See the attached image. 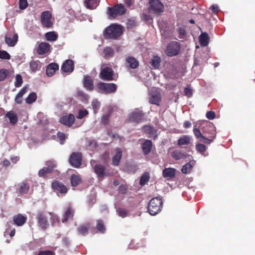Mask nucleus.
Listing matches in <instances>:
<instances>
[{"instance_id":"nucleus-1","label":"nucleus","mask_w":255,"mask_h":255,"mask_svg":"<svg viewBox=\"0 0 255 255\" xmlns=\"http://www.w3.org/2000/svg\"><path fill=\"white\" fill-rule=\"evenodd\" d=\"M203 134L205 135L204 140L200 139L201 142L204 143L210 144L213 142L216 136V128L214 125L211 123H208L203 127Z\"/></svg>"},{"instance_id":"nucleus-2","label":"nucleus","mask_w":255,"mask_h":255,"mask_svg":"<svg viewBox=\"0 0 255 255\" xmlns=\"http://www.w3.org/2000/svg\"><path fill=\"white\" fill-rule=\"evenodd\" d=\"M163 201L160 197H154L149 202L147 209L149 213L154 216L159 213L162 210Z\"/></svg>"},{"instance_id":"nucleus-3","label":"nucleus","mask_w":255,"mask_h":255,"mask_svg":"<svg viewBox=\"0 0 255 255\" xmlns=\"http://www.w3.org/2000/svg\"><path fill=\"white\" fill-rule=\"evenodd\" d=\"M123 33V28L120 25L112 24L107 27L104 32L106 39H117Z\"/></svg>"},{"instance_id":"nucleus-4","label":"nucleus","mask_w":255,"mask_h":255,"mask_svg":"<svg viewBox=\"0 0 255 255\" xmlns=\"http://www.w3.org/2000/svg\"><path fill=\"white\" fill-rule=\"evenodd\" d=\"M96 87L98 92L105 94L115 93L117 90V86L114 83L99 82Z\"/></svg>"},{"instance_id":"nucleus-5","label":"nucleus","mask_w":255,"mask_h":255,"mask_svg":"<svg viewBox=\"0 0 255 255\" xmlns=\"http://www.w3.org/2000/svg\"><path fill=\"white\" fill-rule=\"evenodd\" d=\"M148 10L153 13L160 15L164 11V6L159 0H149Z\"/></svg>"},{"instance_id":"nucleus-6","label":"nucleus","mask_w":255,"mask_h":255,"mask_svg":"<svg viewBox=\"0 0 255 255\" xmlns=\"http://www.w3.org/2000/svg\"><path fill=\"white\" fill-rule=\"evenodd\" d=\"M126 8L122 3H117L113 7H108V14L113 17H116L117 16L122 15L126 13Z\"/></svg>"},{"instance_id":"nucleus-7","label":"nucleus","mask_w":255,"mask_h":255,"mask_svg":"<svg viewBox=\"0 0 255 255\" xmlns=\"http://www.w3.org/2000/svg\"><path fill=\"white\" fill-rule=\"evenodd\" d=\"M180 51V44L177 41H171L167 45L165 53L167 56L172 57L178 55Z\"/></svg>"},{"instance_id":"nucleus-8","label":"nucleus","mask_w":255,"mask_h":255,"mask_svg":"<svg viewBox=\"0 0 255 255\" xmlns=\"http://www.w3.org/2000/svg\"><path fill=\"white\" fill-rule=\"evenodd\" d=\"M82 154L79 152H73L69 158V161L71 166L79 168L82 164Z\"/></svg>"},{"instance_id":"nucleus-9","label":"nucleus","mask_w":255,"mask_h":255,"mask_svg":"<svg viewBox=\"0 0 255 255\" xmlns=\"http://www.w3.org/2000/svg\"><path fill=\"white\" fill-rule=\"evenodd\" d=\"M114 70L110 67H106L102 68L100 73V77L103 80L112 81L114 80Z\"/></svg>"},{"instance_id":"nucleus-10","label":"nucleus","mask_w":255,"mask_h":255,"mask_svg":"<svg viewBox=\"0 0 255 255\" xmlns=\"http://www.w3.org/2000/svg\"><path fill=\"white\" fill-rule=\"evenodd\" d=\"M52 14L49 11H44L41 14V22L44 27L50 28L52 27L53 23L51 19Z\"/></svg>"},{"instance_id":"nucleus-11","label":"nucleus","mask_w":255,"mask_h":255,"mask_svg":"<svg viewBox=\"0 0 255 255\" xmlns=\"http://www.w3.org/2000/svg\"><path fill=\"white\" fill-rule=\"evenodd\" d=\"M36 219L37 220L38 226L40 227L42 230H45L47 229L49 226V222L46 216L43 212H38Z\"/></svg>"},{"instance_id":"nucleus-12","label":"nucleus","mask_w":255,"mask_h":255,"mask_svg":"<svg viewBox=\"0 0 255 255\" xmlns=\"http://www.w3.org/2000/svg\"><path fill=\"white\" fill-rule=\"evenodd\" d=\"M94 171L99 178H103L105 176H110L113 175V173L108 172L104 165L102 164H97L94 168Z\"/></svg>"},{"instance_id":"nucleus-13","label":"nucleus","mask_w":255,"mask_h":255,"mask_svg":"<svg viewBox=\"0 0 255 255\" xmlns=\"http://www.w3.org/2000/svg\"><path fill=\"white\" fill-rule=\"evenodd\" d=\"M149 95V103L159 106L162 98L161 93L157 90H155L151 91Z\"/></svg>"},{"instance_id":"nucleus-14","label":"nucleus","mask_w":255,"mask_h":255,"mask_svg":"<svg viewBox=\"0 0 255 255\" xmlns=\"http://www.w3.org/2000/svg\"><path fill=\"white\" fill-rule=\"evenodd\" d=\"M143 113L142 111H134L131 113L128 117V122L139 123L142 122Z\"/></svg>"},{"instance_id":"nucleus-15","label":"nucleus","mask_w":255,"mask_h":255,"mask_svg":"<svg viewBox=\"0 0 255 255\" xmlns=\"http://www.w3.org/2000/svg\"><path fill=\"white\" fill-rule=\"evenodd\" d=\"M74 69V62L71 59L65 61L61 66V70L65 73H72Z\"/></svg>"},{"instance_id":"nucleus-16","label":"nucleus","mask_w":255,"mask_h":255,"mask_svg":"<svg viewBox=\"0 0 255 255\" xmlns=\"http://www.w3.org/2000/svg\"><path fill=\"white\" fill-rule=\"evenodd\" d=\"M75 117L73 114H70L68 115L63 116L60 119V122L68 127H71L75 122Z\"/></svg>"},{"instance_id":"nucleus-17","label":"nucleus","mask_w":255,"mask_h":255,"mask_svg":"<svg viewBox=\"0 0 255 255\" xmlns=\"http://www.w3.org/2000/svg\"><path fill=\"white\" fill-rule=\"evenodd\" d=\"M52 187L55 190L62 194H66L68 189L62 183L58 181H54L52 183Z\"/></svg>"},{"instance_id":"nucleus-18","label":"nucleus","mask_w":255,"mask_h":255,"mask_svg":"<svg viewBox=\"0 0 255 255\" xmlns=\"http://www.w3.org/2000/svg\"><path fill=\"white\" fill-rule=\"evenodd\" d=\"M27 217L21 214H18L13 217L14 224L17 226L23 225L26 222Z\"/></svg>"},{"instance_id":"nucleus-19","label":"nucleus","mask_w":255,"mask_h":255,"mask_svg":"<svg viewBox=\"0 0 255 255\" xmlns=\"http://www.w3.org/2000/svg\"><path fill=\"white\" fill-rule=\"evenodd\" d=\"M50 49V45L46 42L40 43L37 48V52L40 55H43L47 53Z\"/></svg>"},{"instance_id":"nucleus-20","label":"nucleus","mask_w":255,"mask_h":255,"mask_svg":"<svg viewBox=\"0 0 255 255\" xmlns=\"http://www.w3.org/2000/svg\"><path fill=\"white\" fill-rule=\"evenodd\" d=\"M144 131L148 134V137L152 138L154 139L157 137V131L153 127L144 126L143 127Z\"/></svg>"},{"instance_id":"nucleus-21","label":"nucleus","mask_w":255,"mask_h":255,"mask_svg":"<svg viewBox=\"0 0 255 255\" xmlns=\"http://www.w3.org/2000/svg\"><path fill=\"white\" fill-rule=\"evenodd\" d=\"M74 210L71 207H67L66 211L64 213L63 216L64 218L62 220V222L65 223L68 222L69 220H72L74 215Z\"/></svg>"},{"instance_id":"nucleus-22","label":"nucleus","mask_w":255,"mask_h":255,"mask_svg":"<svg viewBox=\"0 0 255 255\" xmlns=\"http://www.w3.org/2000/svg\"><path fill=\"white\" fill-rule=\"evenodd\" d=\"M152 142L149 139H145L142 144V149L145 155L148 154L152 149Z\"/></svg>"},{"instance_id":"nucleus-23","label":"nucleus","mask_w":255,"mask_h":255,"mask_svg":"<svg viewBox=\"0 0 255 255\" xmlns=\"http://www.w3.org/2000/svg\"><path fill=\"white\" fill-rule=\"evenodd\" d=\"M59 69V65L55 63L49 64L46 68V74L48 76H53L55 72Z\"/></svg>"},{"instance_id":"nucleus-24","label":"nucleus","mask_w":255,"mask_h":255,"mask_svg":"<svg viewBox=\"0 0 255 255\" xmlns=\"http://www.w3.org/2000/svg\"><path fill=\"white\" fill-rule=\"evenodd\" d=\"M91 226L90 223H86L80 225L77 228L78 233L82 236H86L88 234L89 229Z\"/></svg>"},{"instance_id":"nucleus-25","label":"nucleus","mask_w":255,"mask_h":255,"mask_svg":"<svg viewBox=\"0 0 255 255\" xmlns=\"http://www.w3.org/2000/svg\"><path fill=\"white\" fill-rule=\"evenodd\" d=\"M126 61L131 69H136L139 66L138 61L133 57H127L126 59Z\"/></svg>"},{"instance_id":"nucleus-26","label":"nucleus","mask_w":255,"mask_h":255,"mask_svg":"<svg viewBox=\"0 0 255 255\" xmlns=\"http://www.w3.org/2000/svg\"><path fill=\"white\" fill-rule=\"evenodd\" d=\"M115 150L116 153L112 158V163L114 166H118L119 165L120 161L122 158V152L120 148H116Z\"/></svg>"},{"instance_id":"nucleus-27","label":"nucleus","mask_w":255,"mask_h":255,"mask_svg":"<svg viewBox=\"0 0 255 255\" xmlns=\"http://www.w3.org/2000/svg\"><path fill=\"white\" fill-rule=\"evenodd\" d=\"M176 169L172 168H165L162 171V175L164 178H172L175 176Z\"/></svg>"},{"instance_id":"nucleus-28","label":"nucleus","mask_w":255,"mask_h":255,"mask_svg":"<svg viewBox=\"0 0 255 255\" xmlns=\"http://www.w3.org/2000/svg\"><path fill=\"white\" fill-rule=\"evenodd\" d=\"M83 84L84 87L88 90L92 91L94 89L93 81L91 77L87 75L84 77Z\"/></svg>"},{"instance_id":"nucleus-29","label":"nucleus","mask_w":255,"mask_h":255,"mask_svg":"<svg viewBox=\"0 0 255 255\" xmlns=\"http://www.w3.org/2000/svg\"><path fill=\"white\" fill-rule=\"evenodd\" d=\"M18 35L17 34H14L12 37L6 36L5 37V43L9 46H14L18 41Z\"/></svg>"},{"instance_id":"nucleus-30","label":"nucleus","mask_w":255,"mask_h":255,"mask_svg":"<svg viewBox=\"0 0 255 255\" xmlns=\"http://www.w3.org/2000/svg\"><path fill=\"white\" fill-rule=\"evenodd\" d=\"M199 41L202 46H206L209 42V37L207 33L203 32L199 36Z\"/></svg>"},{"instance_id":"nucleus-31","label":"nucleus","mask_w":255,"mask_h":255,"mask_svg":"<svg viewBox=\"0 0 255 255\" xmlns=\"http://www.w3.org/2000/svg\"><path fill=\"white\" fill-rule=\"evenodd\" d=\"M70 181L72 186L76 187L82 182V178L79 175L72 174Z\"/></svg>"},{"instance_id":"nucleus-32","label":"nucleus","mask_w":255,"mask_h":255,"mask_svg":"<svg viewBox=\"0 0 255 255\" xmlns=\"http://www.w3.org/2000/svg\"><path fill=\"white\" fill-rule=\"evenodd\" d=\"M114 50L110 47H106L103 50L104 57L106 59H110L114 56Z\"/></svg>"},{"instance_id":"nucleus-33","label":"nucleus","mask_w":255,"mask_h":255,"mask_svg":"<svg viewBox=\"0 0 255 255\" xmlns=\"http://www.w3.org/2000/svg\"><path fill=\"white\" fill-rule=\"evenodd\" d=\"M5 117L9 119L10 123L13 125H15L17 122V115L12 111L7 112Z\"/></svg>"},{"instance_id":"nucleus-34","label":"nucleus","mask_w":255,"mask_h":255,"mask_svg":"<svg viewBox=\"0 0 255 255\" xmlns=\"http://www.w3.org/2000/svg\"><path fill=\"white\" fill-rule=\"evenodd\" d=\"M96 229L98 230L99 232L102 234H104L105 233L106 228L105 226L104 222L103 220H97V225L96 226Z\"/></svg>"},{"instance_id":"nucleus-35","label":"nucleus","mask_w":255,"mask_h":255,"mask_svg":"<svg viewBox=\"0 0 255 255\" xmlns=\"http://www.w3.org/2000/svg\"><path fill=\"white\" fill-rule=\"evenodd\" d=\"M46 39L49 41H56L58 38V34L54 31L48 32L45 34Z\"/></svg>"},{"instance_id":"nucleus-36","label":"nucleus","mask_w":255,"mask_h":255,"mask_svg":"<svg viewBox=\"0 0 255 255\" xmlns=\"http://www.w3.org/2000/svg\"><path fill=\"white\" fill-rule=\"evenodd\" d=\"M171 156L175 160H179L186 157V154L180 151L174 150L171 152Z\"/></svg>"},{"instance_id":"nucleus-37","label":"nucleus","mask_w":255,"mask_h":255,"mask_svg":"<svg viewBox=\"0 0 255 255\" xmlns=\"http://www.w3.org/2000/svg\"><path fill=\"white\" fill-rule=\"evenodd\" d=\"M29 190V185L27 183L22 182L20 183L19 188V192L20 194H27Z\"/></svg>"},{"instance_id":"nucleus-38","label":"nucleus","mask_w":255,"mask_h":255,"mask_svg":"<svg viewBox=\"0 0 255 255\" xmlns=\"http://www.w3.org/2000/svg\"><path fill=\"white\" fill-rule=\"evenodd\" d=\"M190 142V138L187 135H183L178 140V145L179 146L188 144Z\"/></svg>"},{"instance_id":"nucleus-39","label":"nucleus","mask_w":255,"mask_h":255,"mask_svg":"<svg viewBox=\"0 0 255 255\" xmlns=\"http://www.w3.org/2000/svg\"><path fill=\"white\" fill-rule=\"evenodd\" d=\"M194 165V162L190 161L187 163L185 165H183L181 171L182 173L187 174L191 171Z\"/></svg>"},{"instance_id":"nucleus-40","label":"nucleus","mask_w":255,"mask_h":255,"mask_svg":"<svg viewBox=\"0 0 255 255\" xmlns=\"http://www.w3.org/2000/svg\"><path fill=\"white\" fill-rule=\"evenodd\" d=\"M160 57L158 56H154L153 58L151 60L150 64L154 69H158L160 66Z\"/></svg>"},{"instance_id":"nucleus-41","label":"nucleus","mask_w":255,"mask_h":255,"mask_svg":"<svg viewBox=\"0 0 255 255\" xmlns=\"http://www.w3.org/2000/svg\"><path fill=\"white\" fill-rule=\"evenodd\" d=\"M88 8L94 9L99 4V0H87L85 1Z\"/></svg>"},{"instance_id":"nucleus-42","label":"nucleus","mask_w":255,"mask_h":255,"mask_svg":"<svg viewBox=\"0 0 255 255\" xmlns=\"http://www.w3.org/2000/svg\"><path fill=\"white\" fill-rule=\"evenodd\" d=\"M37 99V95L35 92L30 93L25 99V102L28 104H31Z\"/></svg>"},{"instance_id":"nucleus-43","label":"nucleus","mask_w":255,"mask_h":255,"mask_svg":"<svg viewBox=\"0 0 255 255\" xmlns=\"http://www.w3.org/2000/svg\"><path fill=\"white\" fill-rule=\"evenodd\" d=\"M196 149L197 151L201 154L205 155L204 152L207 149L206 146L202 143H197L196 144Z\"/></svg>"},{"instance_id":"nucleus-44","label":"nucleus","mask_w":255,"mask_h":255,"mask_svg":"<svg viewBox=\"0 0 255 255\" xmlns=\"http://www.w3.org/2000/svg\"><path fill=\"white\" fill-rule=\"evenodd\" d=\"M193 131L195 137L199 139L200 141V139L204 140L205 136L202 134L199 128H194Z\"/></svg>"},{"instance_id":"nucleus-45","label":"nucleus","mask_w":255,"mask_h":255,"mask_svg":"<svg viewBox=\"0 0 255 255\" xmlns=\"http://www.w3.org/2000/svg\"><path fill=\"white\" fill-rule=\"evenodd\" d=\"M9 74V72L5 69H0V82L4 81Z\"/></svg>"},{"instance_id":"nucleus-46","label":"nucleus","mask_w":255,"mask_h":255,"mask_svg":"<svg viewBox=\"0 0 255 255\" xmlns=\"http://www.w3.org/2000/svg\"><path fill=\"white\" fill-rule=\"evenodd\" d=\"M149 179V173L147 172L144 173L140 179V184L141 185H144Z\"/></svg>"},{"instance_id":"nucleus-47","label":"nucleus","mask_w":255,"mask_h":255,"mask_svg":"<svg viewBox=\"0 0 255 255\" xmlns=\"http://www.w3.org/2000/svg\"><path fill=\"white\" fill-rule=\"evenodd\" d=\"M39 62L37 61H32L30 63V68L32 71L35 72L39 68Z\"/></svg>"},{"instance_id":"nucleus-48","label":"nucleus","mask_w":255,"mask_h":255,"mask_svg":"<svg viewBox=\"0 0 255 255\" xmlns=\"http://www.w3.org/2000/svg\"><path fill=\"white\" fill-rule=\"evenodd\" d=\"M23 83V80L21 75L17 74L15 76V81L14 85L16 87H20Z\"/></svg>"},{"instance_id":"nucleus-49","label":"nucleus","mask_w":255,"mask_h":255,"mask_svg":"<svg viewBox=\"0 0 255 255\" xmlns=\"http://www.w3.org/2000/svg\"><path fill=\"white\" fill-rule=\"evenodd\" d=\"M89 114V112L86 110H80L78 111V115L76 116V118L78 119H82L84 117H86Z\"/></svg>"},{"instance_id":"nucleus-50","label":"nucleus","mask_w":255,"mask_h":255,"mask_svg":"<svg viewBox=\"0 0 255 255\" xmlns=\"http://www.w3.org/2000/svg\"><path fill=\"white\" fill-rule=\"evenodd\" d=\"M46 165L47 166L44 167V169L48 173H51L53 171L55 167V165L52 162L48 161L46 162Z\"/></svg>"},{"instance_id":"nucleus-51","label":"nucleus","mask_w":255,"mask_h":255,"mask_svg":"<svg viewBox=\"0 0 255 255\" xmlns=\"http://www.w3.org/2000/svg\"><path fill=\"white\" fill-rule=\"evenodd\" d=\"M57 137L59 139V143L61 144H63L65 143V140L66 139V136L65 133L62 132H58Z\"/></svg>"},{"instance_id":"nucleus-52","label":"nucleus","mask_w":255,"mask_h":255,"mask_svg":"<svg viewBox=\"0 0 255 255\" xmlns=\"http://www.w3.org/2000/svg\"><path fill=\"white\" fill-rule=\"evenodd\" d=\"M11 58L10 55L5 50H0V58L1 59L9 60Z\"/></svg>"},{"instance_id":"nucleus-53","label":"nucleus","mask_w":255,"mask_h":255,"mask_svg":"<svg viewBox=\"0 0 255 255\" xmlns=\"http://www.w3.org/2000/svg\"><path fill=\"white\" fill-rule=\"evenodd\" d=\"M177 32L179 34V38H184L186 34V30L184 27H180L177 29Z\"/></svg>"},{"instance_id":"nucleus-54","label":"nucleus","mask_w":255,"mask_h":255,"mask_svg":"<svg viewBox=\"0 0 255 255\" xmlns=\"http://www.w3.org/2000/svg\"><path fill=\"white\" fill-rule=\"evenodd\" d=\"M111 115V110L109 111L107 115H104L101 119V123L104 125H106L109 122V118Z\"/></svg>"},{"instance_id":"nucleus-55","label":"nucleus","mask_w":255,"mask_h":255,"mask_svg":"<svg viewBox=\"0 0 255 255\" xmlns=\"http://www.w3.org/2000/svg\"><path fill=\"white\" fill-rule=\"evenodd\" d=\"M117 212L119 216L122 218H125L128 216V212L124 208H119L117 209Z\"/></svg>"},{"instance_id":"nucleus-56","label":"nucleus","mask_w":255,"mask_h":255,"mask_svg":"<svg viewBox=\"0 0 255 255\" xmlns=\"http://www.w3.org/2000/svg\"><path fill=\"white\" fill-rule=\"evenodd\" d=\"M49 214L50 215V219L51 220L52 224L53 225L55 223L59 222V218L55 214L49 212Z\"/></svg>"},{"instance_id":"nucleus-57","label":"nucleus","mask_w":255,"mask_h":255,"mask_svg":"<svg viewBox=\"0 0 255 255\" xmlns=\"http://www.w3.org/2000/svg\"><path fill=\"white\" fill-rule=\"evenodd\" d=\"M27 6V0H19V7L20 9H24Z\"/></svg>"},{"instance_id":"nucleus-58","label":"nucleus","mask_w":255,"mask_h":255,"mask_svg":"<svg viewBox=\"0 0 255 255\" xmlns=\"http://www.w3.org/2000/svg\"><path fill=\"white\" fill-rule=\"evenodd\" d=\"M92 106L95 111V113H96V111L99 109L100 106V103L97 100H94L92 102Z\"/></svg>"},{"instance_id":"nucleus-59","label":"nucleus","mask_w":255,"mask_h":255,"mask_svg":"<svg viewBox=\"0 0 255 255\" xmlns=\"http://www.w3.org/2000/svg\"><path fill=\"white\" fill-rule=\"evenodd\" d=\"M37 255H55V253L50 250L39 251Z\"/></svg>"},{"instance_id":"nucleus-60","label":"nucleus","mask_w":255,"mask_h":255,"mask_svg":"<svg viewBox=\"0 0 255 255\" xmlns=\"http://www.w3.org/2000/svg\"><path fill=\"white\" fill-rule=\"evenodd\" d=\"M206 116L209 120H213L216 117L215 113L213 111H208L206 113Z\"/></svg>"},{"instance_id":"nucleus-61","label":"nucleus","mask_w":255,"mask_h":255,"mask_svg":"<svg viewBox=\"0 0 255 255\" xmlns=\"http://www.w3.org/2000/svg\"><path fill=\"white\" fill-rule=\"evenodd\" d=\"M184 94L187 97L190 98L192 96V90L189 87H186L184 90Z\"/></svg>"},{"instance_id":"nucleus-62","label":"nucleus","mask_w":255,"mask_h":255,"mask_svg":"<svg viewBox=\"0 0 255 255\" xmlns=\"http://www.w3.org/2000/svg\"><path fill=\"white\" fill-rule=\"evenodd\" d=\"M27 87L26 86H24V87H23L19 91V92L18 93V94L17 95H18V97H22V96L26 93V92H27Z\"/></svg>"},{"instance_id":"nucleus-63","label":"nucleus","mask_w":255,"mask_h":255,"mask_svg":"<svg viewBox=\"0 0 255 255\" xmlns=\"http://www.w3.org/2000/svg\"><path fill=\"white\" fill-rule=\"evenodd\" d=\"M48 173L43 168L41 169L38 172V175L40 177H45Z\"/></svg>"},{"instance_id":"nucleus-64","label":"nucleus","mask_w":255,"mask_h":255,"mask_svg":"<svg viewBox=\"0 0 255 255\" xmlns=\"http://www.w3.org/2000/svg\"><path fill=\"white\" fill-rule=\"evenodd\" d=\"M211 9H212L213 13H217L219 10V7L217 5H212L211 6Z\"/></svg>"}]
</instances>
